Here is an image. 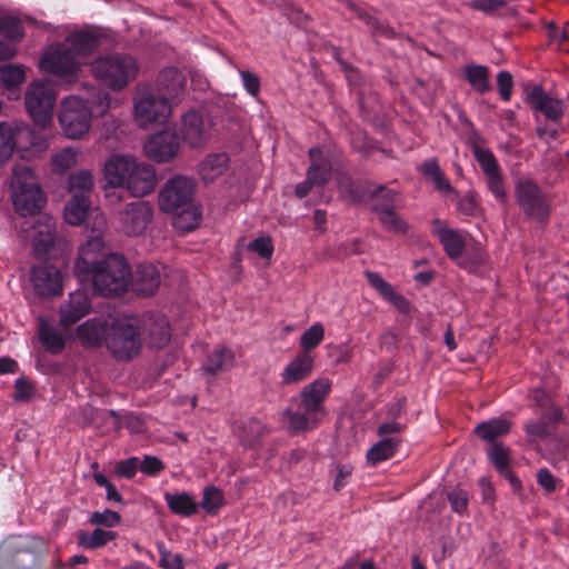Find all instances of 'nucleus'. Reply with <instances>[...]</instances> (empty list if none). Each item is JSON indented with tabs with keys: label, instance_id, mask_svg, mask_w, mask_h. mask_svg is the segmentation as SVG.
Listing matches in <instances>:
<instances>
[{
	"label": "nucleus",
	"instance_id": "f257e3e1",
	"mask_svg": "<svg viewBox=\"0 0 569 569\" xmlns=\"http://www.w3.org/2000/svg\"><path fill=\"white\" fill-rule=\"evenodd\" d=\"M196 180L187 176L169 179L160 189L158 206L162 212L173 216V224L182 231L198 227L201 211L194 204Z\"/></svg>",
	"mask_w": 569,
	"mask_h": 569
},
{
	"label": "nucleus",
	"instance_id": "f03ea898",
	"mask_svg": "<svg viewBox=\"0 0 569 569\" xmlns=\"http://www.w3.org/2000/svg\"><path fill=\"white\" fill-rule=\"evenodd\" d=\"M96 94L83 100L78 96L67 97L61 101L58 120L62 133L71 140L83 138L91 128V114L96 109L104 114L110 107V94L96 89Z\"/></svg>",
	"mask_w": 569,
	"mask_h": 569
},
{
	"label": "nucleus",
	"instance_id": "7ed1b4c3",
	"mask_svg": "<svg viewBox=\"0 0 569 569\" xmlns=\"http://www.w3.org/2000/svg\"><path fill=\"white\" fill-rule=\"evenodd\" d=\"M89 70L93 79L103 88L121 91L137 79L140 66L129 53L111 52L93 59Z\"/></svg>",
	"mask_w": 569,
	"mask_h": 569
},
{
	"label": "nucleus",
	"instance_id": "20e7f679",
	"mask_svg": "<svg viewBox=\"0 0 569 569\" xmlns=\"http://www.w3.org/2000/svg\"><path fill=\"white\" fill-rule=\"evenodd\" d=\"M9 191L13 209L21 217L39 213L46 203L37 176L24 164L13 167Z\"/></svg>",
	"mask_w": 569,
	"mask_h": 569
},
{
	"label": "nucleus",
	"instance_id": "39448f33",
	"mask_svg": "<svg viewBox=\"0 0 569 569\" xmlns=\"http://www.w3.org/2000/svg\"><path fill=\"white\" fill-rule=\"evenodd\" d=\"M140 327V318L134 316L109 318L106 347L116 359L129 361L139 355L142 348Z\"/></svg>",
	"mask_w": 569,
	"mask_h": 569
},
{
	"label": "nucleus",
	"instance_id": "423d86ee",
	"mask_svg": "<svg viewBox=\"0 0 569 569\" xmlns=\"http://www.w3.org/2000/svg\"><path fill=\"white\" fill-rule=\"evenodd\" d=\"M88 274L92 277L93 287L103 296L123 293L130 282V266L121 254H109Z\"/></svg>",
	"mask_w": 569,
	"mask_h": 569
},
{
	"label": "nucleus",
	"instance_id": "0eeeda50",
	"mask_svg": "<svg viewBox=\"0 0 569 569\" xmlns=\"http://www.w3.org/2000/svg\"><path fill=\"white\" fill-rule=\"evenodd\" d=\"M172 114L168 99L157 96L147 87L137 86L133 99V119L141 128L166 123Z\"/></svg>",
	"mask_w": 569,
	"mask_h": 569
},
{
	"label": "nucleus",
	"instance_id": "6e6552de",
	"mask_svg": "<svg viewBox=\"0 0 569 569\" xmlns=\"http://www.w3.org/2000/svg\"><path fill=\"white\" fill-rule=\"evenodd\" d=\"M56 94L51 87L42 81H33L26 91V109L33 122L42 129L51 126Z\"/></svg>",
	"mask_w": 569,
	"mask_h": 569
},
{
	"label": "nucleus",
	"instance_id": "1a4fd4ad",
	"mask_svg": "<svg viewBox=\"0 0 569 569\" xmlns=\"http://www.w3.org/2000/svg\"><path fill=\"white\" fill-rule=\"evenodd\" d=\"M63 219L70 226H80L87 221L86 228L91 232H104L107 218L104 213L92 207L88 197L71 196L63 209Z\"/></svg>",
	"mask_w": 569,
	"mask_h": 569
},
{
	"label": "nucleus",
	"instance_id": "9d476101",
	"mask_svg": "<svg viewBox=\"0 0 569 569\" xmlns=\"http://www.w3.org/2000/svg\"><path fill=\"white\" fill-rule=\"evenodd\" d=\"M40 68L64 82H73L80 71L79 61L72 56L64 42L51 46L39 63Z\"/></svg>",
	"mask_w": 569,
	"mask_h": 569
},
{
	"label": "nucleus",
	"instance_id": "9b49d317",
	"mask_svg": "<svg viewBox=\"0 0 569 569\" xmlns=\"http://www.w3.org/2000/svg\"><path fill=\"white\" fill-rule=\"evenodd\" d=\"M212 131L213 120L208 113L191 109L181 116L179 133L189 148H203L210 141Z\"/></svg>",
	"mask_w": 569,
	"mask_h": 569
},
{
	"label": "nucleus",
	"instance_id": "f8f14e48",
	"mask_svg": "<svg viewBox=\"0 0 569 569\" xmlns=\"http://www.w3.org/2000/svg\"><path fill=\"white\" fill-rule=\"evenodd\" d=\"M515 193L517 203L527 217L537 221H545L549 217V200L533 181L529 179L519 180Z\"/></svg>",
	"mask_w": 569,
	"mask_h": 569
},
{
	"label": "nucleus",
	"instance_id": "ddd939ff",
	"mask_svg": "<svg viewBox=\"0 0 569 569\" xmlns=\"http://www.w3.org/2000/svg\"><path fill=\"white\" fill-rule=\"evenodd\" d=\"M431 231L438 238L445 252L451 260L457 261L458 264L465 269H471L476 266L475 262L462 259L467 246V233L449 228L447 223L440 219H433Z\"/></svg>",
	"mask_w": 569,
	"mask_h": 569
},
{
	"label": "nucleus",
	"instance_id": "4468645a",
	"mask_svg": "<svg viewBox=\"0 0 569 569\" xmlns=\"http://www.w3.org/2000/svg\"><path fill=\"white\" fill-rule=\"evenodd\" d=\"M143 152L149 159L166 163L172 161L180 152V141L176 131L163 129L148 137Z\"/></svg>",
	"mask_w": 569,
	"mask_h": 569
},
{
	"label": "nucleus",
	"instance_id": "2eb2a0df",
	"mask_svg": "<svg viewBox=\"0 0 569 569\" xmlns=\"http://www.w3.org/2000/svg\"><path fill=\"white\" fill-rule=\"evenodd\" d=\"M152 219L153 208L147 201L130 202L119 212L121 230L128 236L143 233Z\"/></svg>",
	"mask_w": 569,
	"mask_h": 569
},
{
	"label": "nucleus",
	"instance_id": "dca6fc26",
	"mask_svg": "<svg viewBox=\"0 0 569 569\" xmlns=\"http://www.w3.org/2000/svg\"><path fill=\"white\" fill-rule=\"evenodd\" d=\"M142 343L150 348H164L171 339V327L168 319L161 315H150L140 319Z\"/></svg>",
	"mask_w": 569,
	"mask_h": 569
},
{
	"label": "nucleus",
	"instance_id": "f3484780",
	"mask_svg": "<svg viewBox=\"0 0 569 569\" xmlns=\"http://www.w3.org/2000/svg\"><path fill=\"white\" fill-rule=\"evenodd\" d=\"M30 238L38 257H53V250L61 241L57 239L56 222L52 217H42L33 226Z\"/></svg>",
	"mask_w": 569,
	"mask_h": 569
},
{
	"label": "nucleus",
	"instance_id": "a211bd4d",
	"mask_svg": "<svg viewBox=\"0 0 569 569\" xmlns=\"http://www.w3.org/2000/svg\"><path fill=\"white\" fill-rule=\"evenodd\" d=\"M157 183L154 168L144 161L137 160L134 169L120 189L127 190L132 197H144L156 189Z\"/></svg>",
	"mask_w": 569,
	"mask_h": 569
},
{
	"label": "nucleus",
	"instance_id": "6ab92c4d",
	"mask_svg": "<svg viewBox=\"0 0 569 569\" xmlns=\"http://www.w3.org/2000/svg\"><path fill=\"white\" fill-rule=\"evenodd\" d=\"M103 233L104 232H92V236L81 247L79 258L76 263V268L79 272L84 274L89 273L91 270L97 268V266L100 264L107 256L113 254L112 252H109L108 248L104 246L102 240Z\"/></svg>",
	"mask_w": 569,
	"mask_h": 569
},
{
	"label": "nucleus",
	"instance_id": "aec40b11",
	"mask_svg": "<svg viewBox=\"0 0 569 569\" xmlns=\"http://www.w3.org/2000/svg\"><path fill=\"white\" fill-rule=\"evenodd\" d=\"M30 280L34 291L41 297H52L62 291V277L57 267L41 264L33 267Z\"/></svg>",
	"mask_w": 569,
	"mask_h": 569
},
{
	"label": "nucleus",
	"instance_id": "412c9836",
	"mask_svg": "<svg viewBox=\"0 0 569 569\" xmlns=\"http://www.w3.org/2000/svg\"><path fill=\"white\" fill-rule=\"evenodd\" d=\"M2 569H39L24 545L17 539L6 541L0 549Z\"/></svg>",
	"mask_w": 569,
	"mask_h": 569
},
{
	"label": "nucleus",
	"instance_id": "4be33fe9",
	"mask_svg": "<svg viewBox=\"0 0 569 569\" xmlns=\"http://www.w3.org/2000/svg\"><path fill=\"white\" fill-rule=\"evenodd\" d=\"M137 160V158L129 154H111L102 168L107 184L112 188H121L134 169Z\"/></svg>",
	"mask_w": 569,
	"mask_h": 569
},
{
	"label": "nucleus",
	"instance_id": "5701e85b",
	"mask_svg": "<svg viewBox=\"0 0 569 569\" xmlns=\"http://www.w3.org/2000/svg\"><path fill=\"white\" fill-rule=\"evenodd\" d=\"M331 381L323 377L306 385L299 392L300 407L312 408L326 416L325 401L331 391Z\"/></svg>",
	"mask_w": 569,
	"mask_h": 569
},
{
	"label": "nucleus",
	"instance_id": "b1692460",
	"mask_svg": "<svg viewBox=\"0 0 569 569\" xmlns=\"http://www.w3.org/2000/svg\"><path fill=\"white\" fill-rule=\"evenodd\" d=\"M315 359L308 352H298L280 373L281 386H293L305 381L313 371Z\"/></svg>",
	"mask_w": 569,
	"mask_h": 569
},
{
	"label": "nucleus",
	"instance_id": "393cba45",
	"mask_svg": "<svg viewBox=\"0 0 569 569\" xmlns=\"http://www.w3.org/2000/svg\"><path fill=\"white\" fill-rule=\"evenodd\" d=\"M103 37L96 30H81L66 38L63 41L72 56L82 63L93 50L101 47Z\"/></svg>",
	"mask_w": 569,
	"mask_h": 569
},
{
	"label": "nucleus",
	"instance_id": "a878e982",
	"mask_svg": "<svg viewBox=\"0 0 569 569\" xmlns=\"http://www.w3.org/2000/svg\"><path fill=\"white\" fill-rule=\"evenodd\" d=\"M530 107L542 113L548 120L557 122L561 119L565 106L562 100L551 97L541 87H535L528 94Z\"/></svg>",
	"mask_w": 569,
	"mask_h": 569
},
{
	"label": "nucleus",
	"instance_id": "bb28decb",
	"mask_svg": "<svg viewBox=\"0 0 569 569\" xmlns=\"http://www.w3.org/2000/svg\"><path fill=\"white\" fill-rule=\"evenodd\" d=\"M90 302L86 293L77 291L69 296V300L60 307L59 325L68 329L90 312Z\"/></svg>",
	"mask_w": 569,
	"mask_h": 569
},
{
	"label": "nucleus",
	"instance_id": "cd10ccee",
	"mask_svg": "<svg viewBox=\"0 0 569 569\" xmlns=\"http://www.w3.org/2000/svg\"><path fill=\"white\" fill-rule=\"evenodd\" d=\"M301 411H293L287 409L283 412V420L287 428L295 433L306 432L316 429L321 420L326 417L325 415L308 407H300Z\"/></svg>",
	"mask_w": 569,
	"mask_h": 569
},
{
	"label": "nucleus",
	"instance_id": "c85d7f7f",
	"mask_svg": "<svg viewBox=\"0 0 569 569\" xmlns=\"http://www.w3.org/2000/svg\"><path fill=\"white\" fill-rule=\"evenodd\" d=\"M109 331V318H93L87 320L77 328V338L88 347L99 346L102 341L107 343Z\"/></svg>",
	"mask_w": 569,
	"mask_h": 569
},
{
	"label": "nucleus",
	"instance_id": "c756f323",
	"mask_svg": "<svg viewBox=\"0 0 569 569\" xmlns=\"http://www.w3.org/2000/svg\"><path fill=\"white\" fill-rule=\"evenodd\" d=\"M367 194L371 209L378 214L381 222L389 227L391 224V202L388 189L379 184H369Z\"/></svg>",
	"mask_w": 569,
	"mask_h": 569
},
{
	"label": "nucleus",
	"instance_id": "7c9ffc66",
	"mask_svg": "<svg viewBox=\"0 0 569 569\" xmlns=\"http://www.w3.org/2000/svg\"><path fill=\"white\" fill-rule=\"evenodd\" d=\"M161 282L160 271L152 263L140 264L133 278L134 289L143 295L150 296L157 291Z\"/></svg>",
	"mask_w": 569,
	"mask_h": 569
},
{
	"label": "nucleus",
	"instance_id": "2f4dec72",
	"mask_svg": "<svg viewBox=\"0 0 569 569\" xmlns=\"http://www.w3.org/2000/svg\"><path fill=\"white\" fill-rule=\"evenodd\" d=\"M157 86L160 91L174 99L184 90L186 78L176 68L163 69L157 77Z\"/></svg>",
	"mask_w": 569,
	"mask_h": 569
},
{
	"label": "nucleus",
	"instance_id": "473e14b6",
	"mask_svg": "<svg viewBox=\"0 0 569 569\" xmlns=\"http://www.w3.org/2000/svg\"><path fill=\"white\" fill-rule=\"evenodd\" d=\"M229 158L226 153H211L199 163L198 172L204 182H212L228 169Z\"/></svg>",
	"mask_w": 569,
	"mask_h": 569
},
{
	"label": "nucleus",
	"instance_id": "72a5a7b5",
	"mask_svg": "<svg viewBox=\"0 0 569 569\" xmlns=\"http://www.w3.org/2000/svg\"><path fill=\"white\" fill-rule=\"evenodd\" d=\"M164 500L170 511L174 515L190 517L198 511L199 505L188 492H166Z\"/></svg>",
	"mask_w": 569,
	"mask_h": 569
},
{
	"label": "nucleus",
	"instance_id": "f704fd0d",
	"mask_svg": "<svg viewBox=\"0 0 569 569\" xmlns=\"http://www.w3.org/2000/svg\"><path fill=\"white\" fill-rule=\"evenodd\" d=\"M419 171L433 183L437 191L448 194L453 191L450 181L446 178L436 159H428L419 166Z\"/></svg>",
	"mask_w": 569,
	"mask_h": 569
},
{
	"label": "nucleus",
	"instance_id": "c9c22d12",
	"mask_svg": "<svg viewBox=\"0 0 569 569\" xmlns=\"http://www.w3.org/2000/svg\"><path fill=\"white\" fill-rule=\"evenodd\" d=\"M67 188L71 196L88 197L90 199L94 189V180L91 171L78 170L70 174Z\"/></svg>",
	"mask_w": 569,
	"mask_h": 569
},
{
	"label": "nucleus",
	"instance_id": "e433bc0d",
	"mask_svg": "<svg viewBox=\"0 0 569 569\" xmlns=\"http://www.w3.org/2000/svg\"><path fill=\"white\" fill-rule=\"evenodd\" d=\"M233 361L234 357L230 349L223 347L218 348L208 356L203 369L210 375H217L220 371L231 368Z\"/></svg>",
	"mask_w": 569,
	"mask_h": 569
},
{
	"label": "nucleus",
	"instance_id": "4c0bfd02",
	"mask_svg": "<svg viewBox=\"0 0 569 569\" xmlns=\"http://www.w3.org/2000/svg\"><path fill=\"white\" fill-rule=\"evenodd\" d=\"M510 421L497 418L480 423L475 429V432L482 440L492 441L500 436L507 435L510 431Z\"/></svg>",
	"mask_w": 569,
	"mask_h": 569
},
{
	"label": "nucleus",
	"instance_id": "58836bf2",
	"mask_svg": "<svg viewBox=\"0 0 569 569\" xmlns=\"http://www.w3.org/2000/svg\"><path fill=\"white\" fill-rule=\"evenodd\" d=\"M79 157L80 150L78 148L67 147L59 150L51 157L52 171L59 174L64 173L78 163Z\"/></svg>",
	"mask_w": 569,
	"mask_h": 569
},
{
	"label": "nucleus",
	"instance_id": "ea45409f",
	"mask_svg": "<svg viewBox=\"0 0 569 569\" xmlns=\"http://www.w3.org/2000/svg\"><path fill=\"white\" fill-rule=\"evenodd\" d=\"M18 144L16 128L0 122V166L10 160Z\"/></svg>",
	"mask_w": 569,
	"mask_h": 569
},
{
	"label": "nucleus",
	"instance_id": "a19ab883",
	"mask_svg": "<svg viewBox=\"0 0 569 569\" xmlns=\"http://www.w3.org/2000/svg\"><path fill=\"white\" fill-rule=\"evenodd\" d=\"M117 533L111 530L96 528L92 532H80L78 543L86 549H98L116 539Z\"/></svg>",
	"mask_w": 569,
	"mask_h": 569
},
{
	"label": "nucleus",
	"instance_id": "79ce46f5",
	"mask_svg": "<svg viewBox=\"0 0 569 569\" xmlns=\"http://www.w3.org/2000/svg\"><path fill=\"white\" fill-rule=\"evenodd\" d=\"M465 76L473 90L479 93H486L491 89L489 83V71L485 66H467Z\"/></svg>",
	"mask_w": 569,
	"mask_h": 569
},
{
	"label": "nucleus",
	"instance_id": "37998d69",
	"mask_svg": "<svg viewBox=\"0 0 569 569\" xmlns=\"http://www.w3.org/2000/svg\"><path fill=\"white\" fill-rule=\"evenodd\" d=\"M325 338V328L322 323L316 322L307 329L300 337L301 352H308L318 347Z\"/></svg>",
	"mask_w": 569,
	"mask_h": 569
},
{
	"label": "nucleus",
	"instance_id": "c03bdc74",
	"mask_svg": "<svg viewBox=\"0 0 569 569\" xmlns=\"http://www.w3.org/2000/svg\"><path fill=\"white\" fill-rule=\"evenodd\" d=\"M468 6L486 14H495L505 10L506 14H515L516 10L507 6L506 0H470Z\"/></svg>",
	"mask_w": 569,
	"mask_h": 569
},
{
	"label": "nucleus",
	"instance_id": "a18cd8bd",
	"mask_svg": "<svg viewBox=\"0 0 569 569\" xmlns=\"http://www.w3.org/2000/svg\"><path fill=\"white\" fill-rule=\"evenodd\" d=\"M224 505L223 493L216 487H207L203 490L200 507L208 513L214 515Z\"/></svg>",
	"mask_w": 569,
	"mask_h": 569
},
{
	"label": "nucleus",
	"instance_id": "49530a36",
	"mask_svg": "<svg viewBox=\"0 0 569 569\" xmlns=\"http://www.w3.org/2000/svg\"><path fill=\"white\" fill-rule=\"evenodd\" d=\"M14 128L17 131L18 142L21 141L22 138H27L29 141L28 147L31 149L40 151L48 148V139L43 134L31 129L29 126H16Z\"/></svg>",
	"mask_w": 569,
	"mask_h": 569
},
{
	"label": "nucleus",
	"instance_id": "de8ad7c7",
	"mask_svg": "<svg viewBox=\"0 0 569 569\" xmlns=\"http://www.w3.org/2000/svg\"><path fill=\"white\" fill-rule=\"evenodd\" d=\"M264 432V427L258 420L251 419L238 430V437L244 446H252Z\"/></svg>",
	"mask_w": 569,
	"mask_h": 569
},
{
	"label": "nucleus",
	"instance_id": "09e8293b",
	"mask_svg": "<svg viewBox=\"0 0 569 569\" xmlns=\"http://www.w3.org/2000/svg\"><path fill=\"white\" fill-rule=\"evenodd\" d=\"M391 457V440L382 439L375 443L367 452L366 459L368 465L377 466Z\"/></svg>",
	"mask_w": 569,
	"mask_h": 569
},
{
	"label": "nucleus",
	"instance_id": "8fccbe9b",
	"mask_svg": "<svg viewBox=\"0 0 569 569\" xmlns=\"http://www.w3.org/2000/svg\"><path fill=\"white\" fill-rule=\"evenodd\" d=\"M472 152L479 162L485 176L501 171L495 156L490 150L475 144L472 146Z\"/></svg>",
	"mask_w": 569,
	"mask_h": 569
},
{
	"label": "nucleus",
	"instance_id": "3c124183",
	"mask_svg": "<svg viewBox=\"0 0 569 569\" xmlns=\"http://www.w3.org/2000/svg\"><path fill=\"white\" fill-rule=\"evenodd\" d=\"M310 166L316 163V174L318 178H323V186L329 181L331 177V163L330 161L322 154L321 150L318 148H311L309 150Z\"/></svg>",
	"mask_w": 569,
	"mask_h": 569
},
{
	"label": "nucleus",
	"instance_id": "603ef678",
	"mask_svg": "<svg viewBox=\"0 0 569 569\" xmlns=\"http://www.w3.org/2000/svg\"><path fill=\"white\" fill-rule=\"evenodd\" d=\"M488 456L499 472H505L510 462L509 449L501 443L493 442L488 448Z\"/></svg>",
	"mask_w": 569,
	"mask_h": 569
},
{
	"label": "nucleus",
	"instance_id": "864d4df0",
	"mask_svg": "<svg viewBox=\"0 0 569 569\" xmlns=\"http://www.w3.org/2000/svg\"><path fill=\"white\" fill-rule=\"evenodd\" d=\"M40 339L48 350L53 353L60 352L64 347L63 337L57 332L53 328L48 326H41Z\"/></svg>",
	"mask_w": 569,
	"mask_h": 569
},
{
	"label": "nucleus",
	"instance_id": "5fc2aeb1",
	"mask_svg": "<svg viewBox=\"0 0 569 569\" xmlns=\"http://www.w3.org/2000/svg\"><path fill=\"white\" fill-rule=\"evenodd\" d=\"M121 522V516L113 510L104 509L103 511H94L89 518V523L98 527L112 528Z\"/></svg>",
	"mask_w": 569,
	"mask_h": 569
},
{
	"label": "nucleus",
	"instance_id": "6e6d98bb",
	"mask_svg": "<svg viewBox=\"0 0 569 569\" xmlns=\"http://www.w3.org/2000/svg\"><path fill=\"white\" fill-rule=\"evenodd\" d=\"M486 183L489 191L496 197V199L500 202H506L507 200V188L505 183L503 176L501 171L496 173L486 176Z\"/></svg>",
	"mask_w": 569,
	"mask_h": 569
},
{
	"label": "nucleus",
	"instance_id": "4d7b16f0",
	"mask_svg": "<svg viewBox=\"0 0 569 569\" xmlns=\"http://www.w3.org/2000/svg\"><path fill=\"white\" fill-rule=\"evenodd\" d=\"M316 169H317V166L316 163L313 166H309L308 170H307V178L305 181L300 182L297 187H296V196L298 198H303L306 197L310 190L315 187H323V178H318V176L316 174Z\"/></svg>",
	"mask_w": 569,
	"mask_h": 569
},
{
	"label": "nucleus",
	"instance_id": "13d9d810",
	"mask_svg": "<svg viewBox=\"0 0 569 569\" xmlns=\"http://www.w3.org/2000/svg\"><path fill=\"white\" fill-rule=\"evenodd\" d=\"M0 33L10 40L21 39L23 31L20 20L14 17L0 18Z\"/></svg>",
	"mask_w": 569,
	"mask_h": 569
},
{
	"label": "nucleus",
	"instance_id": "bf43d9fd",
	"mask_svg": "<svg viewBox=\"0 0 569 569\" xmlns=\"http://www.w3.org/2000/svg\"><path fill=\"white\" fill-rule=\"evenodd\" d=\"M0 79L7 87H16L24 80V70L19 66H3L0 68Z\"/></svg>",
	"mask_w": 569,
	"mask_h": 569
},
{
	"label": "nucleus",
	"instance_id": "052dcab7",
	"mask_svg": "<svg viewBox=\"0 0 569 569\" xmlns=\"http://www.w3.org/2000/svg\"><path fill=\"white\" fill-rule=\"evenodd\" d=\"M160 555L159 567L162 569H184V563L181 555L172 553L163 545H158Z\"/></svg>",
	"mask_w": 569,
	"mask_h": 569
},
{
	"label": "nucleus",
	"instance_id": "680f3d73",
	"mask_svg": "<svg viewBox=\"0 0 569 569\" xmlns=\"http://www.w3.org/2000/svg\"><path fill=\"white\" fill-rule=\"evenodd\" d=\"M248 249L256 252L262 259L270 260L273 253L272 239L269 236L256 238L248 244Z\"/></svg>",
	"mask_w": 569,
	"mask_h": 569
},
{
	"label": "nucleus",
	"instance_id": "e2e57ef3",
	"mask_svg": "<svg viewBox=\"0 0 569 569\" xmlns=\"http://www.w3.org/2000/svg\"><path fill=\"white\" fill-rule=\"evenodd\" d=\"M34 393L36 388L31 381L24 378H19L16 380L13 400L26 402L32 399Z\"/></svg>",
	"mask_w": 569,
	"mask_h": 569
},
{
	"label": "nucleus",
	"instance_id": "0e129e2a",
	"mask_svg": "<svg viewBox=\"0 0 569 569\" xmlns=\"http://www.w3.org/2000/svg\"><path fill=\"white\" fill-rule=\"evenodd\" d=\"M365 276L368 282L380 293L387 301H391V287L379 273L366 271Z\"/></svg>",
	"mask_w": 569,
	"mask_h": 569
},
{
	"label": "nucleus",
	"instance_id": "69168bd1",
	"mask_svg": "<svg viewBox=\"0 0 569 569\" xmlns=\"http://www.w3.org/2000/svg\"><path fill=\"white\" fill-rule=\"evenodd\" d=\"M537 482L547 493L555 492L561 485V480L553 477L547 468L537 471Z\"/></svg>",
	"mask_w": 569,
	"mask_h": 569
},
{
	"label": "nucleus",
	"instance_id": "338daca9",
	"mask_svg": "<svg viewBox=\"0 0 569 569\" xmlns=\"http://www.w3.org/2000/svg\"><path fill=\"white\" fill-rule=\"evenodd\" d=\"M448 500L456 512H463L468 506V495L461 488H455L448 493Z\"/></svg>",
	"mask_w": 569,
	"mask_h": 569
},
{
	"label": "nucleus",
	"instance_id": "774afa93",
	"mask_svg": "<svg viewBox=\"0 0 569 569\" xmlns=\"http://www.w3.org/2000/svg\"><path fill=\"white\" fill-rule=\"evenodd\" d=\"M497 83L501 99L508 101L513 86L511 73L508 71H500L497 76Z\"/></svg>",
	"mask_w": 569,
	"mask_h": 569
}]
</instances>
